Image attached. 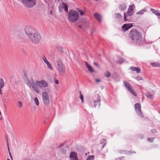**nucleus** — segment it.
<instances>
[{
    "instance_id": "obj_33",
    "label": "nucleus",
    "mask_w": 160,
    "mask_h": 160,
    "mask_svg": "<svg viewBox=\"0 0 160 160\" xmlns=\"http://www.w3.org/2000/svg\"><path fill=\"white\" fill-rule=\"evenodd\" d=\"M111 76L110 73L108 71L106 72L104 74V76L106 78H108Z\"/></svg>"
},
{
    "instance_id": "obj_18",
    "label": "nucleus",
    "mask_w": 160,
    "mask_h": 160,
    "mask_svg": "<svg viewBox=\"0 0 160 160\" xmlns=\"http://www.w3.org/2000/svg\"><path fill=\"white\" fill-rule=\"evenodd\" d=\"M85 65L88 68L89 72L92 73L94 72V70L92 68V67L88 64L87 62H85Z\"/></svg>"
},
{
    "instance_id": "obj_28",
    "label": "nucleus",
    "mask_w": 160,
    "mask_h": 160,
    "mask_svg": "<svg viewBox=\"0 0 160 160\" xmlns=\"http://www.w3.org/2000/svg\"><path fill=\"white\" fill-rule=\"evenodd\" d=\"M56 48L61 52H62L63 50L62 48L60 46H56Z\"/></svg>"
},
{
    "instance_id": "obj_13",
    "label": "nucleus",
    "mask_w": 160,
    "mask_h": 160,
    "mask_svg": "<svg viewBox=\"0 0 160 160\" xmlns=\"http://www.w3.org/2000/svg\"><path fill=\"white\" fill-rule=\"evenodd\" d=\"M71 160H78L77 153L75 152L72 151L70 155Z\"/></svg>"
},
{
    "instance_id": "obj_50",
    "label": "nucleus",
    "mask_w": 160,
    "mask_h": 160,
    "mask_svg": "<svg viewBox=\"0 0 160 160\" xmlns=\"http://www.w3.org/2000/svg\"><path fill=\"white\" fill-rule=\"evenodd\" d=\"M125 152V151L124 150H120V153H123Z\"/></svg>"
},
{
    "instance_id": "obj_37",
    "label": "nucleus",
    "mask_w": 160,
    "mask_h": 160,
    "mask_svg": "<svg viewBox=\"0 0 160 160\" xmlns=\"http://www.w3.org/2000/svg\"><path fill=\"white\" fill-rule=\"evenodd\" d=\"M135 78L138 81L143 80V79L140 76L136 77Z\"/></svg>"
},
{
    "instance_id": "obj_52",
    "label": "nucleus",
    "mask_w": 160,
    "mask_h": 160,
    "mask_svg": "<svg viewBox=\"0 0 160 160\" xmlns=\"http://www.w3.org/2000/svg\"><path fill=\"white\" fill-rule=\"evenodd\" d=\"M63 145V144H61L59 147V148H61Z\"/></svg>"
},
{
    "instance_id": "obj_6",
    "label": "nucleus",
    "mask_w": 160,
    "mask_h": 160,
    "mask_svg": "<svg viewBox=\"0 0 160 160\" xmlns=\"http://www.w3.org/2000/svg\"><path fill=\"white\" fill-rule=\"evenodd\" d=\"M25 7L27 8H32L36 4V0H19Z\"/></svg>"
},
{
    "instance_id": "obj_38",
    "label": "nucleus",
    "mask_w": 160,
    "mask_h": 160,
    "mask_svg": "<svg viewBox=\"0 0 160 160\" xmlns=\"http://www.w3.org/2000/svg\"><path fill=\"white\" fill-rule=\"evenodd\" d=\"M18 106L19 108H21L22 107V102L20 101H18Z\"/></svg>"
},
{
    "instance_id": "obj_44",
    "label": "nucleus",
    "mask_w": 160,
    "mask_h": 160,
    "mask_svg": "<svg viewBox=\"0 0 160 160\" xmlns=\"http://www.w3.org/2000/svg\"><path fill=\"white\" fill-rule=\"evenodd\" d=\"M123 157H121L119 158H117L115 160H121Z\"/></svg>"
},
{
    "instance_id": "obj_25",
    "label": "nucleus",
    "mask_w": 160,
    "mask_h": 160,
    "mask_svg": "<svg viewBox=\"0 0 160 160\" xmlns=\"http://www.w3.org/2000/svg\"><path fill=\"white\" fill-rule=\"evenodd\" d=\"M145 95L148 98L153 99L154 98L152 94H150L148 92H146Z\"/></svg>"
},
{
    "instance_id": "obj_8",
    "label": "nucleus",
    "mask_w": 160,
    "mask_h": 160,
    "mask_svg": "<svg viewBox=\"0 0 160 160\" xmlns=\"http://www.w3.org/2000/svg\"><path fill=\"white\" fill-rule=\"evenodd\" d=\"M42 98L44 103L46 106L49 105L50 102L48 93L46 92H42Z\"/></svg>"
},
{
    "instance_id": "obj_15",
    "label": "nucleus",
    "mask_w": 160,
    "mask_h": 160,
    "mask_svg": "<svg viewBox=\"0 0 160 160\" xmlns=\"http://www.w3.org/2000/svg\"><path fill=\"white\" fill-rule=\"evenodd\" d=\"M93 16L99 22H101L102 17L100 14L97 12H96L94 14Z\"/></svg>"
},
{
    "instance_id": "obj_53",
    "label": "nucleus",
    "mask_w": 160,
    "mask_h": 160,
    "mask_svg": "<svg viewBox=\"0 0 160 160\" xmlns=\"http://www.w3.org/2000/svg\"><path fill=\"white\" fill-rule=\"evenodd\" d=\"M106 144V143L105 142V143L103 144V145H102V148H104V146L105 145V144Z\"/></svg>"
},
{
    "instance_id": "obj_48",
    "label": "nucleus",
    "mask_w": 160,
    "mask_h": 160,
    "mask_svg": "<svg viewBox=\"0 0 160 160\" xmlns=\"http://www.w3.org/2000/svg\"><path fill=\"white\" fill-rule=\"evenodd\" d=\"M157 16H158V18H160V13H159V12L158 14H157Z\"/></svg>"
},
{
    "instance_id": "obj_17",
    "label": "nucleus",
    "mask_w": 160,
    "mask_h": 160,
    "mask_svg": "<svg viewBox=\"0 0 160 160\" xmlns=\"http://www.w3.org/2000/svg\"><path fill=\"white\" fill-rule=\"evenodd\" d=\"M130 69L132 71H136L137 73H139L141 72L140 69L138 67H131Z\"/></svg>"
},
{
    "instance_id": "obj_32",
    "label": "nucleus",
    "mask_w": 160,
    "mask_h": 160,
    "mask_svg": "<svg viewBox=\"0 0 160 160\" xmlns=\"http://www.w3.org/2000/svg\"><path fill=\"white\" fill-rule=\"evenodd\" d=\"M77 10L79 12L81 15H82L84 13V12L82 11L80 8H78L77 9Z\"/></svg>"
},
{
    "instance_id": "obj_27",
    "label": "nucleus",
    "mask_w": 160,
    "mask_h": 160,
    "mask_svg": "<svg viewBox=\"0 0 160 160\" xmlns=\"http://www.w3.org/2000/svg\"><path fill=\"white\" fill-rule=\"evenodd\" d=\"M128 91L134 96H137V94L136 93L133 89L132 88V87L131 89H130V90H128Z\"/></svg>"
},
{
    "instance_id": "obj_46",
    "label": "nucleus",
    "mask_w": 160,
    "mask_h": 160,
    "mask_svg": "<svg viewBox=\"0 0 160 160\" xmlns=\"http://www.w3.org/2000/svg\"><path fill=\"white\" fill-rule=\"evenodd\" d=\"M9 155H10V158H11V159L12 160V155H11V153L10 152H9Z\"/></svg>"
},
{
    "instance_id": "obj_34",
    "label": "nucleus",
    "mask_w": 160,
    "mask_h": 160,
    "mask_svg": "<svg viewBox=\"0 0 160 160\" xmlns=\"http://www.w3.org/2000/svg\"><path fill=\"white\" fill-rule=\"evenodd\" d=\"M34 101L36 105L37 106L39 104V102L38 98H35Z\"/></svg>"
},
{
    "instance_id": "obj_10",
    "label": "nucleus",
    "mask_w": 160,
    "mask_h": 160,
    "mask_svg": "<svg viewBox=\"0 0 160 160\" xmlns=\"http://www.w3.org/2000/svg\"><path fill=\"white\" fill-rule=\"evenodd\" d=\"M36 84L40 88H42L43 87L44 88L47 87L48 85V82L44 80H41L40 81H36Z\"/></svg>"
},
{
    "instance_id": "obj_39",
    "label": "nucleus",
    "mask_w": 160,
    "mask_h": 160,
    "mask_svg": "<svg viewBox=\"0 0 160 160\" xmlns=\"http://www.w3.org/2000/svg\"><path fill=\"white\" fill-rule=\"evenodd\" d=\"M154 138H148V141H149L151 142H153V139Z\"/></svg>"
},
{
    "instance_id": "obj_5",
    "label": "nucleus",
    "mask_w": 160,
    "mask_h": 160,
    "mask_svg": "<svg viewBox=\"0 0 160 160\" xmlns=\"http://www.w3.org/2000/svg\"><path fill=\"white\" fill-rule=\"evenodd\" d=\"M56 63L57 64L56 69L59 72V75L64 76L65 74V69L62 61L60 58H58L56 60Z\"/></svg>"
},
{
    "instance_id": "obj_2",
    "label": "nucleus",
    "mask_w": 160,
    "mask_h": 160,
    "mask_svg": "<svg viewBox=\"0 0 160 160\" xmlns=\"http://www.w3.org/2000/svg\"><path fill=\"white\" fill-rule=\"evenodd\" d=\"M128 38L133 43L138 45L142 43L141 33L135 29H132L130 31L128 34Z\"/></svg>"
},
{
    "instance_id": "obj_35",
    "label": "nucleus",
    "mask_w": 160,
    "mask_h": 160,
    "mask_svg": "<svg viewBox=\"0 0 160 160\" xmlns=\"http://www.w3.org/2000/svg\"><path fill=\"white\" fill-rule=\"evenodd\" d=\"M94 158V157L93 156H89L86 160H93Z\"/></svg>"
},
{
    "instance_id": "obj_60",
    "label": "nucleus",
    "mask_w": 160,
    "mask_h": 160,
    "mask_svg": "<svg viewBox=\"0 0 160 160\" xmlns=\"http://www.w3.org/2000/svg\"><path fill=\"white\" fill-rule=\"evenodd\" d=\"M7 160H10L9 159H8Z\"/></svg>"
},
{
    "instance_id": "obj_54",
    "label": "nucleus",
    "mask_w": 160,
    "mask_h": 160,
    "mask_svg": "<svg viewBox=\"0 0 160 160\" xmlns=\"http://www.w3.org/2000/svg\"><path fill=\"white\" fill-rule=\"evenodd\" d=\"M0 94L1 95L2 94V92L1 91V88H0Z\"/></svg>"
},
{
    "instance_id": "obj_30",
    "label": "nucleus",
    "mask_w": 160,
    "mask_h": 160,
    "mask_svg": "<svg viewBox=\"0 0 160 160\" xmlns=\"http://www.w3.org/2000/svg\"><path fill=\"white\" fill-rule=\"evenodd\" d=\"M60 151L61 153L64 154H66V150L65 148H61Z\"/></svg>"
},
{
    "instance_id": "obj_12",
    "label": "nucleus",
    "mask_w": 160,
    "mask_h": 160,
    "mask_svg": "<svg viewBox=\"0 0 160 160\" xmlns=\"http://www.w3.org/2000/svg\"><path fill=\"white\" fill-rule=\"evenodd\" d=\"M42 59L44 62L47 65L48 68L51 70H52V67L50 63L47 60L45 56L43 55L42 56Z\"/></svg>"
},
{
    "instance_id": "obj_49",
    "label": "nucleus",
    "mask_w": 160,
    "mask_h": 160,
    "mask_svg": "<svg viewBox=\"0 0 160 160\" xmlns=\"http://www.w3.org/2000/svg\"><path fill=\"white\" fill-rule=\"evenodd\" d=\"M94 64L97 66V67H98V63L96 62H94Z\"/></svg>"
},
{
    "instance_id": "obj_42",
    "label": "nucleus",
    "mask_w": 160,
    "mask_h": 160,
    "mask_svg": "<svg viewBox=\"0 0 160 160\" xmlns=\"http://www.w3.org/2000/svg\"><path fill=\"white\" fill-rule=\"evenodd\" d=\"M124 19L125 21H127L128 20V19L126 18V17L127 16L126 15V14L125 13H124Z\"/></svg>"
},
{
    "instance_id": "obj_21",
    "label": "nucleus",
    "mask_w": 160,
    "mask_h": 160,
    "mask_svg": "<svg viewBox=\"0 0 160 160\" xmlns=\"http://www.w3.org/2000/svg\"><path fill=\"white\" fill-rule=\"evenodd\" d=\"M150 64L152 67H160V63H158L156 62H151V63Z\"/></svg>"
},
{
    "instance_id": "obj_45",
    "label": "nucleus",
    "mask_w": 160,
    "mask_h": 160,
    "mask_svg": "<svg viewBox=\"0 0 160 160\" xmlns=\"http://www.w3.org/2000/svg\"><path fill=\"white\" fill-rule=\"evenodd\" d=\"M95 81L97 82H100V80L99 79L96 78L95 79Z\"/></svg>"
},
{
    "instance_id": "obj_58",
    "label": "nucleus",
    "mask_w": 160,
    "mask_h": 160,
    "mask_svg": "<svg viewBox=\"0 0 160 160\" xmlns=\"http://www.w3.org/2000/svg\"><path fill=\"white\" fill-rule=\"evenodd\" d=\"M104 140V139H103V140H102V141H101V142H100V143H101V142H102V141H103V140Z\"/></svg>"
},
{
    "instance_id": "obj_55",
    "label": "nucleus",
    "mask_w": 160,
    "mask_h": 160,
    "mask_svg": "<svg viewBox=\"0 0 160 160\" xmlns=\"http://www.w3.org/2000/svg\"><path fill=\"white\" fill-rule=\"evenodd\" d=\"M78 27L79 28H82V26L81 25H79L78 26Z\"/></svg>"
},
{
    "instance_id": "obj_31",
    "label": "nucleus",
    "mask_w": 160,
    "mask_h": 160,
    "mask_svg": "<svg viewBox=\"0 0 160 160\" xmlns=\"http://www.w3.org/2000/svg\"><path fill=\"white\" fill-rule=\"evenodd\" d=\"M151 10L156 15H157V14L159 12L158 10H156L154 9H151Z\"/></svg>"
},
{
    "instance_id": "obj_4",
    "label": "nucleus",
    "mask_w": 160,
    "mask_h": 160,
    "mask_svg": "<svg viewBox=\"0 0 160 160\" xmlns=\"http://www.w3.org/2000/svg\"><path fill=\"white\" fill-rule=\"evenodd\" d=\"M79 18V13L74 10H70L68 14V19L72 22H74L77 21Z\"/></svg>"
},
{
    "instance_id": "obj_16",
    "label": "nucleus",
    "mask_w": 160,
    "mask_h": 160,
    "mask_svg": "<svg viewBox=\"0 0 160 160\" xmlns=\"http://www.w3.org/2000/svg\"><path fill=\"white\" fill-rule=\"evenodd\" d=\"M127 8V6L124 3H122L121 4L119 5L118 8L121 11H125Z\"/></svg>"
},
{
    "instance_id": "obj_41",
    "label": "nucleus",
    "mask_w": 160,
    "mask_h": 160,
    "mask_svg": "<svg viewBox=\"0 0 160 160\" xmlns=\"http://www.w3.org/2000/svg\"><path fill=\"white\" fill-rule=\"evenodd\" d=\"M151 131V132L152 133H155L157 132V130L154 129H152Z\"/></svg>"
},
{
    "instance_id": "obj_14",
    "label": "nucleus",
    "mask_w": 160,
    "mask_h": 160,
    "mask_svg": "<svg viewBox=\"0 0 160 160\" xmlns=\"http://www.w3.org/2000/svg\"><path fill=\"white\" fill-rule=\"evenodd\" d=\"M135 6V5L134 4H132L131 5H130L129 6L128 11V15L129 16H132L134 13V12H133V8Z\"/></svg>"
},
{
    "instance_id": "obj_61",
    "label": "nucleus",
    "mask_w": 160,
    "mask_h": 160,
    "mask_svg": "<svg viewBox=\"0 0 160 160\" xmlns=\"http://www.w3.org/2000/svg\"><path fill=\"white\" fill-rule=\"evenodd\" d=\"M51 13H52V11H51Z\"/></svg>"
},
{
    "instance_id": "obj_57",
    "label": "nucleus",
    "mask_w": 160,
    "mask_h": 160,
    "mask_svg": "<svg viewBox=\"0 0 160 160\" xmlns=\"http://www.w3.org/2000/svg\"><path fill=\"white\" fill-rule=\"evenodd\" d=\"M8 151L9 152H10V149H9V147H8Z\"/></svg>"
},
{
    "instance_id": "obj_47",
    "label": "nucleus",
    "mask_w": 160,
    "mask_h": 160,
    "mask_svg": "<svg viewBox=\"0 0 160 160\" xmlns=\"http://www.w3.org/2000/svg\"><path fill=\"white\" fill-rule=\"evenodd\" d=\"M94 29H93L91 30V31H90V33L91 35H92V33L94 31Z\"/></svg>"
},
{
    "instance_id": "obj_22",
    "label": "nucleus",
    "mask_w": 160,
    "mask_h": 160,
    "mask_svg": "<svg viewBox=\"0 0 160 160\" xmlns=\"http://www.w3.org/2000/svg\"><path fill=\"white\" fill-rule=\"evenodd\" d=\"M4 82L3 79L0 78V87L2 88L4 87Z\"/></svg>"
},
{
    "instance_id": "obj_59",
    "label": "nucleus",
    "mask_w": 160,
    "mask_h": 160,
    "mask_svg": "<svg viewBox=\"0 0 160 160\" xmlns=\"http://www.w3.org/2000/svg\"><path fill=\"white\" fill-rule=\"evenodd\" d=\"M131 153H135V152H132Z\"/></svg>"
},
{
    "instance_id": "obj_3",
    "label": "nucleus",
    "mask_w": 160,
    "mask_h": 160,
    "mask_svg": "<svg viewBox=\"0 0 160 160\" xmlns=\"http://www.w3.org/2000/svg\"><path fill=\"white\" fill-rule=\"evenodd\" d=\"M24 78L25 82L27 85L30 88L32 87L34 91L37 92V93H39L40 92L39 89L38 88L36 85L35 83V81L33 78H31L29 80L26 75H24Z\"/></svg>"
},
{
    "instance_id": "obj_11",
    "label": "nucleus",
    "mask_w": 160,
    "mask_h": 160,
    "mask_svg": "<svg viewBox=\"0 0 160 160\" xmlns=\"http://www.w3.org/2000/svg\"><path fill=\"white\" fill-rule=\"evenodd\" d=\"M132 27L133 25L131 23L124 24L122 26V28L123 31L125 32Z\"/></svg>"
},
{
    "instance_id": "obj_9",
    "label": "nucleus",
    "mask_w": 160,
    "mask_h": 160,
    "mask_svg": "<svg viewBox=\"0 0 160 160\" xmlns=\"http://www.w3.org/2000/svg\"><path fill=\"white\" fill-rule=\"evenodd\" d=\"M134 108L136 113L140 117L143 118V116L141 109V106L140 103H137L134 105Z\"/></svg>"
},
{
    "instance_id": "obj_43",
    "label": "nucleus",
    "mask_w": 160,
    "mask_h": 160,
    "mask_svg": "<svg viewBox=\"0 0 160 160\" xmlns=\"http://www.w3.org/2000/svg\"><path fill=\"white\" fill-rule=\"evenodd\" d=\"M54 82H55V83L56 84H58L59 83V81L57 79H55V80H54Z\"/></svg>"
},
{
    "instance_id": "obj_23",
    "label": "nucleus",
    "mask_w": 160,
    "mask_h": 160,
    "mask_svg": "<svg viewBox=\"0 0 160 160\" xmlns=\"http://www.w3.org/2000/svg\"><path fill=\"white\" fill-rule=\"evenodd\" d=\"M62 7L64 8V10L66 12H68V7L67 5V4L64 2L62 3Z\"/></svg>"
},
{
    "instance_id": "obj_1",
    "label": "nucleus",
    "mask_w": 160,
    "mask_h": 160,
    "mask_svg": "<svg viewBox=\"0 0 160 160\" xmlns=\"http://www.w3.org/2000/svg\"><path fill=\"white\" fill-rule=\"evenodd\" d=\"M25 32L32 42L35 44L39 43L41 40V36L35 29L27 27L25 28Z\"/></svg>"
},
{
    "instance_id": "obj_56",
    "label": "nucleus",
    "mask_w": 160,
    "mask_h": 160,
    "mask_svg": "<svg viewBox=\"0 0 160 160\" xmlns=\"http://www.w3.org/2000/svg\"><path fill=\"white\" fill-rule=\"evenodd\" d=\"M23 160H31L29 159H23Z\"/></svg>"
},
{
    "instance_id": "obj_29",
    "label": "nucleus",
    "mask_w": 160,
    "mask_h": 160,
    "mask_svg": "<svg viewBox=\"0 0 160 160\" xmlns=\"http://www.w3.org/2000/svg\"><path fill=\"white\" fill-rule=\"evenodd\" d=\"M115 17L116 18L119 19L122 17V16L120 13H117L115 14Z\"/></svg>"
},
{
    "instance_id": "obj_20",
    "label": "nucleus",
    "mask_w": 160,
    "mask_h": 160,
    "mask_svg": "<svg viewBox=\"0 0 160 160\" xmlns=\"http://www.w3.org/2000/svg\"><path fill=\"white\" fill-rule=\"evenodd\" d=\"M147 12V9L146 8H143L140 11L136 12L137 15H142L144 14L145 12Z\"/></svg>"
},
{
    "instance_id": "obj_36",
    "label": "nucleus",
    "mask_w": 160,
    "mask_h": 160,
    "mask_svg": "<svg viewBox=\"0 0 160 160\" xmlns=\"http://www.w3.org/2000/svg\"><path fill=\"white\" fill-rule=\"evenodd\" d=\"M124 60L122 58H119L118 62L120 63V64L122 63L123 62Z\"/></svg>"
},
{
    "instance_id": "obj_40",
    "label": "nucleus",
    "mask_w": 160,
    "mask_h": 160,
    "mask_svg": "<svg viewBox=\"0 0 160 160\" xmlns=\"http://www.w3.org/2000/svg\"><path fill=\"white\" fill-rule=\"evenodd\" d=\"M138 138H140V139H142L143 138H144L143 135L142 134H139L138 135Z\"/></svg>"
},
{
    "instance_id": "obj_24",
    "label": "nucleus",
    "mask_w": 160,
    "mask_h": 160,
    "mask_svg": "<svg viewBox=\"0 0 160 160\" xmlns=\"http://www.w3.org/2000/svg\"><path fill=\"white\" fill-rule=\"evenodd\" d=\"M78 93H79L80 94V98L81 101L82 102V103H83L84 102V98L83 96V95L81 93V92L80 91H79L78 92Z\"/></svg>"
},
{
    "instance_id": "obj_7",
    "label": "nucleus",
    "mask_w": 160,
    "mask_h": 160,
    "mask_svg": "<svg viewBox=\"0 0 160 160\" xmlns=\"http://www.w3.org/2000/svg\"><path fill=\"white\" fill-rule=\"evenodd\" d=\"M101 96L99 94H97L96 98L94 99L92 102H91L90 104L92 108H96V107H99L100 105Z\"/></svg>"
},
{
    "instance_id": "obj_26",
    "label": "nucleus",
    "mask_w": 160,
    "mask_h": 160,
    "mask_svg": "<svg viewBox=\"0 0 160 160\" xmlns=\"http://www.w3.org/2000/svg\"><path fill=\"white\" fill-rule=\"evenodd\" d=\"M81 23H82L83 26H86L87 21L85 19H82L81 21Z\"/></svg>"
},
{
    "instance_id": "obj_51",
    "label": "nucleus",
    "mask_w": 160,
    "mask_h": 160,
    "mask_svg": "<svg viewBox=\"0 0 160 160\" xmlns=\"http://www.w3.org/2000/svg\"><path fill=\"white\" fill-rule=\"evenodd\" d=\"M7 146L8 148L9 147V144H8V141L7 140Z\"/></svg>"
},
{
    "instance_id": "obj_19",
    "label": "nucleus",
    "mask_w": 160,
    "mask_h": 160,
    "mask_svg": "<svg viewBox=\"0 0 160 160\" xmlns=\"http://www.w3.org/2000/svg\"><path fill=\"white\" fill-rule=\"evenodd\" d=\"M123 83L125 86L126 88L128 89V90H130L132 87L129 84V83L126 81H124Z\"/></svg>"
}]
</instances>
